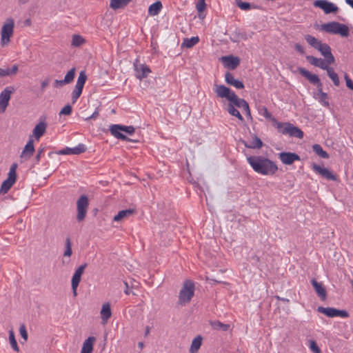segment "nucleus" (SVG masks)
Wrapping results in <instances>:
<instances>
[{
    "label": "nucleus",
    "instance_id": "nucleus-10",
    "mask_svg": "<svg viewBox=\"0 0 353 353\" xmlns=\"http://www.w3.org/2000/svg\"><path fill=\"white\" fill-rule=\"evenodd\" d=\"M317 311L331 318L335 316L347 318L349 316V313L346 310H341L334 307H323L322 306H319L317 308Z\"/></svg>",
    "mask_w": 353,
    "mask_h": 353
},
{
    "label": "nucleus",
    "instance_id": "nucleus-1",
    "mask_svg": "<svg viewBox=\"0 0 353 353\" xmlns=\"http://www.w3.org/2000/svg\"><path fill=\"white\" fill-rule=\"evenodd\" d=\"M247 161L254 172L262 175H272L278 170L276 164L263 156H249Z\"/></svg>",
    "mask_w": 353,
    "mask_h": 353
},
{
    "label": "nucleus",
    "instance_id": "nucleus-20",
    "mask_svg": "<svg viewBox=\"0 0 353 353\" xmlns=\"http://www.w3.org/2000/svg\"><path fill=\"white\" fill-rule=\"evenodd\" d=\"M225 82L237 89H243L244 88V84L242 81L235 79L233 74L229 72H227L225 74Z\"/></svg>",
    "mask_w": 353,
    "mask_h": 353
},
{
    "label": "nucleus",
    "instance_id": "nucleus-7",
    "mask_svg": "<svg viewBox=\"0 0 353 353\" xmlns=\"http://www.w3.org/2000/svg\"><path fill=\"white\" fill-rule=\"evenodd\" d=\"M17 168V163H13L9 170L8 172V176L6 180H5L1 186L0 188V195L4 194L7 193L9 190L11 188V187L13 185V184L17 181V172L16 170Z\"/></svg>",
    "mask_w": 353,
    "mask_h": 353
},
{
    "label": "nucleus",
    "instance_id": "nucleus-52",
    "mask_svg": "<svg viewBox=\"0 0 353 353\" xmlns=\"http://www.w3.org/2000/svg\"><path fill=\"white\" fill-rule=\"evenodd\" d=\"M330 64L326 63L325 67L323 68V70H325L327 71V74L328 77H330L331 75H333L336 72H334V70L333 68L330 67Z\"/></svg>",
    "mask_w": 353,
    "mask_h": 353
},
{
    "label": "nucleus",
    "instance_id": "nucleus-47",
    "mask_svg": "<svg viewBox=\"0 0 353 353\" xmlns=\"http://www.w3.org/2000/svg\"><path fill=\"white\" fill-rule=\"evenodd\" d=\"M72 111V106L69 104L65 105L59 112V114L70 115Z\"/></svg>",
    "mask_w": 353,
    "mask_h": 353
},
{
    "label": "nucleus",
    "instance_id": "nucleus-45",
    "mask_svg": "<svg viewBox=\"0 0 353 353\" xmlns=\"http://www.w3.org/2000/svg\"><path fill=\"white\" fill-rule=\"evenodd\" d=\"M82 91L80 89H77L76 88H74V90L72 91V103H76V101H77V99L80 97L81 93H82Z\"/></svg>",
    "mask_w": 353,
    "mask_h": 353
},
{
    "label": "nucleus",
    "instance_id": "nucleus-18",
    "mask_svg": "<svg viewBox=\"0 0 353 353\" xmlns=\"http://www.w3.org/2000/svg\"><path fill=\"white\" fill-rule=\"evenodd\" d=\"M221 59L225 64V66L231 70H234L236 68L240 63L239 58L232 55L223 57Z\"/></svg>",
    "mask_w": 353,
    "mask_h": 353
},
{
    "label": "nucleus",
    "instance_id": "nucleus-28",
    "mask_svg": "<svg viewBox=\"0 0 353 353\" xmlns=\"http://www.w3.org/2000/svg\"><path fill=\"white\" fill-rule=\"evenodd\" d=\"M203 337L201 335L196 336L192 341L189 352L190 353H197L202 345Z\"/></svg>",
    "mask_w": 353,
    "mask_h": 353
},
{
    "label": "nucleus",
    "instance_id": "nucleus-27",
    "mask_svg": "<svg viewBox=\"0 0 353 353\" xmlns=\"http://www.w3.org/2000/svg\"><path fill=\"white\" fill-rule=\"evenodd\" d=\"M87 266L86 263H84L81 265H80L74 272V274L72 276V283L75 284H79L81 279V275L84 272V270Z\"/></svg>",
    "mask_w": 353,
    "mask_h": 353
},
{
    "label": "nucleus",
    "instance_id": "nucleus-61",
    "mask_svg": "<svg viewBox=\"0 0 353 353\" xmlns=\"http://www.w3.org/2000/svg\"><path fill=\"white\" fill-rule=\"evenodd\" d=\"M238 39L245 40L247 39L246 33L244 32H239L237 33Z\"/></svg>",
    "mask_w": 353,
    "mask_h": 353
},
{
    "label": "nucleus",
    "instance_id": "nucleus-13",
    "mask_svg": "<svg viewBox=\"0 0 353 353\" xmlns=\"http://www.w3.org/2000/svg\"><path fill=\"white\" fill-rule=\"evenodd\" d=\"M134 67L135 76L139 80L146 78L149 73L151 72L150 68L147 65L139 63L137 60L134 63Z\"/></svg>",
    "mask_w": 353,
    "mask_h": 353
},
{
    "label": "nucleus",
    "instance_id": "nucleus-34",
    "mask_svg": "<svg viewBox=\"0 0 353 353\" xmlns=\"http://www.w3.org/2000/svg\"><path fill=\"white\" fill-rule=\"evenodd\" d=\"M132 0H110V6L114 10H117L126 6Z\"/></svg>",
    "mask_w": 353,
    "mask_h": 353
},
{
    "label": "nucleus",
    "instance_id": "nucleus-49",
    "mask_svg": "<svg viewBox=\"0 0 353 353\" xmlns=\"http://www.w3.org/2000/svg\"><path fill=\"white\" fill-rule=\"evenodd\" d=\"M86 80H87V75L85 74V72L84 71H81L79 73V75L78 77L77 82L81 83L83 85H85Z\"/></svg>",
    "mask_w": 353,
    "mask_h": 353
},
{
    "label": "nucleus",
    "instance_id": "nucleus-6",
    "mask_svg": "<svg viewBox=\"0 0 353 353\" xmlns=\"http://www.w3.org/2000/svg\"><path fill=\"white\" fill-rule=\"evenodd\" d=\"M194 295V283L190 280L184 281L179 294V303L185 305L189 303Z\"/></svg>",
    "mask_w": 353,
    "mask_h": 353
},
{
    "label": "nucleus",
    "instance_id": "nucleus-12",
    "mask_svg": "<svg viewBox=\"0 0 353 353\" xmlns=\"http://www.w3.org/2000/svg\"><path fill=\"white\" fill-rule=\"evenodd\" d=\"M314 6L322 9L325 14L336 12L339 10L336 6L327 0H316L314 2Z\"/></svg>",
    "mask_w": 353,
    "mask_h": 353
},
{
    "label": "nucleus",
    "instance_id": "nucleus-32",
    "mask_svg": "<svg viewBox=\"0 0 353 353\" xmlns=\"http://www.w3.org/2000/svg\"><path fill=\"white\" fill-rule=\"evenodd\" d=\"M199 39L198 37H192L191 38H185L181 43L182 47L191 48L198 43Z\"/></svg>",
    "mask_w": 353,
    "mask_h": 353
},
{
    "label": "nucleus",
    "instance_id": "nucleus-25",
    "mask_svg": "<svg viewBox=\"0 0 353 353\" xmlns=\"http://www.w3.org/2000/svg\"><path fill=\"white\" fill-rule=\"evenodd\" d=\"M241 142L245 147L251 149H259L263 146L262 141L256 135L254 136L253 140L250 143L244 140H242Z\"/></svg>",
    "mask_w": 353,
    "mask_h": 353
},
{
    "label": "nucleus",
    "instance_id": "nucleus-48",
    "mask_svg": "<svg viewBox=\"0 0 353 353\" xmlns=\"http://www.w3.org/2000/svg\"><path fill=\"white\" fill-rule=\"evenodd\" d=\"M238 6L243 10H248L251 8V5L248 2H242L241 0L236 1Z\"/></svg>",
    "mask_w": 353,
    "mask_h": 353
},
{
    "label": "nucleus",
    "instance_id": "nucleus-50",
    "mask_svg": "<svg viewBox=\"0 0 353 353\" xmlns=\"http://www.w3.org/2000/svg\"><path fill=\"white\" fill-rule=\"evenodd\" d=\"M344 77H345L347 87L349 89L353 90V81L351 80V79L349 77L348 74H347L346 73L345 74Z\"/></svg>",
    "mask_w": 353,
    "mask_h": 353
},
{
    "label": "nucleus",
    "instance_id": "nucleus-39",
    "mask_svg": "<svg viewBox=\"0 0 353 353\" xmlns=\"http://www.w3.org/2000/svg\"><path fill=\"white\" fill-rule=\"evenodd\" d=\"M9 341L12 349L16 352H19V349L12 330L9 331Z\"/></svg>",
    "mask_w": 353,
    "mask_h": 353
},
{
    "label": "nucleus",
    "instance_id": "nucleus-35",
    "mask_svg": "<svg viewBox=\"0 0 353 353\" xmlns=\"http://www.w3.org/2000/svg\"><path fill=\"white\" fill-rule=\"evenodd\" d=\"M226 110L228 112V113L232 116L236 117L239 120L241 121H243V117L240 114L239 111L236 110L234 105L232 104L230 102H229Z\"/></svg>",
    "mask_w": 353,
    "mask_h": 353
},
{
    "label": "nucleus",
    "instance_id": "nucleus-31",
    "mask_svg": "<svg viewBox=\"0 0 353 353\" xmlns=\"http://www.w3.org/2000/svg\"><path fill=\"white\" fill-rule=\"evenodd\" d=\"M229 102L237 108H242L248 103L245 99L239 98L235 93L230 97Z\"/></svg>",
    "mask_w": 353,
    "mask_h": 353
},
{
    "label": "nucleus",
    "instance_id": "nucleus-51",
    "mask_svg": "<svg viewBox=\"0 0 353 353\" xmlns=\"http://www.w3.org/2000/svg\"><path fill=\"white\" fill-rule=\"evenodd\" d=\"M310 347L314 353H320V349L319 348L316 343L314 341L310 342Z\"/></svg>",
    "mask_w": 353,
    "mask_h": 353
},
{
    "label": "nucleus",
    "instance_id": "nucleus-57",
    "mask_svg": "<svg viewBox=\"0 0 353 353\" xmlns=\"http://www.w3.org/2000/svg\"><path fill=\"white\" fill-rule=\"evenodd\" d=\"M294 48L298 52H299L301 54H304L305 52L304 48L299 43L295 44Z\"/></svg>",
    "mask_w": 353,
    "mask_h": 353
},
{
    "label": "nucleus",
    "instance_id": "nucleus-43",
    "mask_svg": "<svg viewBox=\"0 0 353 353\" xmlns=\"http://www.w3.org/2000/svg\"><path fill=\"white\" fill-rule=\"evenodd\" d=\"M259 113L263 115L265 118L270 119L272 121V117L270 112H269L268 108L265 106H262L259 109Z\"/></svg>",
    "mask_w": 353,
    "mask_h": 353
},
{
    "label": "nucleus",
    "instance_id": "nucleus-58",
    "mask_svg": "<svg viewBox=\"0 0 353 353\" xmlns=\"http://www.w3.org/2000/svg\"><path fill=\"white\" fill-rule=\"evenodd\" d=\"M43 152H44V148H40L38 150L37 154L35 157V161L37 163H38L40 161L41 157L43 154Z\"/></svg>",
    "mask_w": 353,
    "mask_h": 353
},
{
    "label": "nucleus",
    "instance_id": "nucleus-63",
    "mask_svg": "<svg viewBox=\"0 0 353 353\" xmlns=\"http://www.w3.org/2000/svg\"><path fill=\"white\" fill-rule=\"evenodd\" d=\"M8 76L7 69H3L0 68V77Z\"/></svg>",
    "mask_w": 353,
    "mask_h": 353
},
{
    "label": "nucleus",
    "instance_id": "nucleus-62",
    "mask_svg": "<svg viewBox=\"0 0 353 353\" xmlns=\"http://www.w3.org/2000/svg\"><path fill=\"white\" fill-rule=\"evenodd\" d=\"M243 110L246 112L248 116L251 117V113L248 103L243 108Z\"/></svg>",
    "mask_w": 353,
    "mask_h": 353
},
{
    "label": "nucleus",
    "instance_id": "nucleus-3",
    "mask_svg": "<svg viewBox=\"0 0 353 353\" xmlns=\"http://www.w3.org/2000/svg\"><path fill=\"white\" fill-rule=\"evenodd\" d=\"M274 125L276 128L279 132L284 135L302 139L304 136L303 132L293 124L285 122L282 123L277 121L275 118L272 119Z\"/></svg>",
    "mask_w": 353,
    "mask_h": 353
},
{
    "label": "nucleus",
    "instance_id": "nucleus-64",
    "mask_svg": "<svg viewBox=\"0 0 353 353\" xmlns=\"http://www.w3.org/2000/svg\"><path fill=\"white\" fill-rule=\"evenodd\" d=\"M78 286L79 284L72 283V292L74 296L77 295V289Z\"/></svg>",
    "mask_w": 353,
    "mask_h": 353
},
{
    "label": "nucleus",
    "instance_id": "nucleus-17",
    "mask_svg": "<svg viewBox=\"0 0 353 353\" xmlns=\"http://www.w3.org/2000/svg\"><path fill=\"white\" fill-rule=\"evenodd\" d=\"M279 155L280 160L285 165H291L295 161L300 160V157L294 152H281Z\"/></svg>",
    "mask_w": 353,
    "mask_h": 353
},
{
    "label": "nucleus",
    "instance_id": "nucleus-30",
    "mask_svg": "<svg viewBox=\"0 0 353 353\" xmlns=\"http://www.w3.org/2000/svg\"><path fill=\"white\" fill-rule=\"evenodd\" d=\"M163 6L161 2L160 1H157L149 6L148 13L151 16L157 15L160 12Z\"/></svg>",
    "mask_w": 353,
    "mask_h": 353
},
{
    "label": "nucleus",
    "instance_id": "nucleus-5",
    "mask_svg": "<svg viewBox=\"0 0 353 353\" xmlns=\"http://www.w3.org/2000/svg\"><path fill=\"white\" fill-rule=\"evenodd\" d=\"M110 131L111 134L118 139L127 141H135L121 132V131H122L129 135H132L135 131V128L132 125L126 126L120 124H114L110 125Z\"/></svg>",
    "mask_w": 353,
    "mask_h": 353
},
{
    "label": "nucleus",
    "instance_id": "nucleus-54",
    "mask_svg": "<svg viewBox=\"0 0 353 353\" xmlns=\"http://www.w3.org/2000/svg\"><path fill=\"white\" fill-rule=\"evenodd\" d=\"M59 154H73L72 148H65L58 152Z\"/></svg>",
    "mask_w": 353,
    "mask_h": 353
},
{
    "label": "nucleus",
    "instance_id": "nucleus-23",
    "mask_svg": "<svg viewBox=\"0 0 353 353\" xmlns=\"http://www.w3.org/2000/svg\"><path fill=\"white\" fill-rule=\"evenodd\" d=\"M307 61L312 65L319 67L321 69H323L325 67L327 61L325 59H323L321 58H316L312 55L306 56Z\"/></svg>",
    "mask_w": 353,
    "mask_h": 353
},
{
    "label": "nucleus",
    "instance_id": "nucleus-4",
    "mask_svg": "<svg viewBox=\"0 0 353 353\" xmlns=\"http://www.w3.org/2000/svg\"><path fill=\"white\" fill-rule=\"evenodd\" d=\"M321 30L330 34H339L343 37L349 36V28L343 23L331 21L321 25Z\"/></svg>",
    "mask_w": 353,
    "mask_h": 353
},
{
    "label": "nucleus",
    "instance_id": "nucleus-53",
    "mask_svg": "<svg viewBox=\"0 0 353 353\" xmlns=\"http://www.w3.org/2000/svg\"><path fill=\"white\" fill-rule=\"evenodd\" d=\"M329 77L332 80L333 83L336 86H339V85L340 81H339V76H338L337 73H335V74H334L333 75H331Z\"/></svg>",
    "mask_w": 353,
    "mask_h": 353
},
{
    "label": "nucleus",
    "instance_id": "nucleus-55",
    "mask_svg": "<svg viewBox=\"0 0 353 353\" xmlns=\"http://www.w3.org/2000/svg\"><path fill=\"white\" fill-rule=\"evenodd\" d=\"M50 82V77H48L46 78V79H44L41 83V90H44L45 88L48 86L49 83Z\"/></svg>",
    "mask_w": 353,
    "mask_h": 353
},
{
    "label": "nucleus",
    "instance_id": "nucleus-19",
    "mask_svg": "<svg viewBox=\"0 0 353 353\" xmlns=\"http://www.w3.org/2000/svg\"><path fill=\"white\" fill-rule=\"evenodd\" d=\"M311 283L321 299L322 301L325 300L327 297V292L323 285L321 283H319L315 279H313L311 281Z\"/></svg>",
    "mask_w": 353,
    "mask_h": 353
},
{
    "label": "nucleus",
    "instance_id": "nucleus-16",
    "mask_svg": "<svg viewBox=\"0 0 353 353\" xmlns=\"http://www.w3.org/2000/svg\"><path fill=\"white\" fill-rule=\"evenodd\" d=\"M313 170L320 174L322 177L331 181H336V176L333 174L327 168L321 167L316 163L312 165Z\"/></svg>",
    "mask_w": 353,
    "mask_h": 353
},
{
    "label": "nucleus",
    "instance_id": "nucleus-56",
    "mask_svg": "<svg viewBox=\"0 0 353 353\" xmlns=\"http://www.w3.org/2000/svg\"><path fill=\"white\" fill-rule=\"evenodd\" d=\"M7 71L8 76L14 74L18 71V66L17 65H14L11 68H7Z\"/></svg>",
    "mask_w": 353,
    "mask_h": 353
},
{
    "label": "nucleus",
    "instance_id": "nucleus-46",
    "mask_svg": "<svg viewBox=\"0 0 353 353\" xmlns=\"http://www.w3.org/2000/svg\"><path fill=\"white\" fill-rule=\"evenodd\" d=\"M19 333L22 337V339L24 340V342L27 341L28 340V332L26 330V325L24 324H21L19 327Z\"/></svg>",
    "mask_w": 353,
    "mask_h": 353
},
{
    "label": "nucleus",
    "instance_id": "nucleus-38",
    "mask_svg": "<svg viewBox=\"0 0 353 353\" xmlns=\"http://www.w3.org/2000/svg\"><path fill=\"white\" fill-rule=\"evenodd\" d=\"M75 71H76V69L75 68H72V69H70L68 73L65 74L64 79H63V82L65 83V84H68V83H70L71 82L73 81L74 80V78L75 77Z\"/></svg>",
    "mask_w": 353,
    "mask_h": 353
},
{
    "label": "nucleus",
    "instance_id": "nucleus-60",
    "mask_svg": "<svg viewBox=\"0 0 353 353\" xmlns=\"http://www.w3.org/2000/svg\"><path fill=\"white\" fill-rule=\"evenodd\" d=\"M98 116H99V111L95 110L91 116L86 118V120L95 119L97 118Z\"/></svg>",
    "mask_w": 353,
    "mask_h": 353
},
{
    "label": "nucleus",
    "instance_id": "nucleus-26",
    "mask_svg": "<svg viewBox=\"0 0 353 353\" xmlns=\"http://www.w3.org/2000/svg\"><path fill=\"white\" fill-rule=\"evenodd\" d=\"M134 212V210L132 209H127L119 211L117 215H115L113 218L114 221L119 222L123 219L128 218L130 216L132 215Z\"/></svg>",
    "mask_w": 353,
    "mask_h": 353
},
{
    "label": "nucleus",
    "instance_id": "nucleus-44",
    "mask_svg": "<svg viewBox=\"0 0 353 353\" xmlns=\"http://www.w3.org/2000/svg\"><path fill=\"white\" fill-rule=\"evenodd\" d=\"M86 151V147L83 143H79L77 146L72 148L73 154H80Z\"/></svg>",
    "mask_w": 353,
    "mask_h": 353
},
{
    "label": "nucleus",
    "instance_id": "nucleus-24",
    "mask_svg": "<svg viewBox=\"0 0 353 353\" xmlns=\"http://www.w3.org/2000/svg\"><path fill=\"white\" fill-rule=\"evenodd\" d=\"M96 338L94 336H89L83 343L81 353H92L93 351V345Z\"/></svg>",
    "mask_w": 353,
    "mask_h": 353
},
{
    "label": "nucleus",
    "instance_id": "nucleus-37",
    "mask_svg": "<svg viewBox=\"0 0 353 353\" xmlns=\"http://www.w3.org/2000/svg\"><path fill=\"white\" fill-rule=\"evenodd\" d=\"M312 150L320 157H321L323 159H328L329 158V154H327V152L323 150V149L321 146V145L317 144V143L316 144H314L312 145Z\"/></svg>",
    "mask_w": 353,
    "mask_h": 353
},
{
    "label": "nucleus",
    "instance_id": "nucleus-29",
    "mask_svg": "<svg viewBox=\"0 0 353 353\" xmlns=\"http://www.w3.org/2000/svg\"><path fill=\"white\" fill-rule=\"evenodd\" d=\"M111 315L110 305L108 303L103 304L101 310V317L104 323L111 317Z\"/></svg>",
    "mask_w": 353,
    "mask_h": 353
},
{
    "label": "nucleus",
    "instance_id": "nucleus-59",
    "mask_svg": "<svg viewBox=\"0 0 353 353\" xmlns=\"http://www.w3.org/2000/svg\"><path fill=\"white\" fill-rule=\"evenodd\" d=\"M64 85H65V83L63 82V80H55L54 82V87H62Z\"/></svg>",
    "mask_w": 353,
    "mask_h": 353
},
{
    "label": "nucleus",
    "instance_id": "nucleus-8",
    "mask_svg": "<svg viewBox=\"0 0 353 353\" xmlns=\"http://www.w3.org/2000/svg\"><path fill=\"white\" fill-rule=\"evenodd\" d=\"M14 26V21L12 18L8 19L6 22L3 24L1 32V43L2 46L10 42V38L13 34Z\"/></svg>",
    "mask_w": 353,
    "mask_h": 353
},
{
    "label": "nucleus",
    "instance_id": "nucleus-21",
    "mask_svg": "<svg viewBox=\"0 0 353 353\" xmlns=\"http://www.w3.org/2000/svg\"><path fill=\"white\" fill-rule=\"evenodd\" d=\"M47 124L44 121H41L35 125L33 129V135L37 140H39L46 132Z\"/></svg>",
    "mask_w": 353,
    "mask_h": 353
},
{
    "label": "nucleus",
    "instance_id": "nucleus-15",
    "mask_svg": "<svg viewBox=\"0 0 353 353\" xmlns=\"http://www.w3.org/2000/svg\"><path fill=\"white\" fill-rule=\"evenodd\" d=\"M12 90L13 89L7 87L0 93V108L2 112H5L8 105Z\"/></svg>",
    "mask_w": 353,
    "mask_h": 353
},
{
    "label": "nucleus",
    "instance_id": "nucleus-40",
    "mask_svg": "<svg viewBox=\"0 0 353 353\" xmlns=\"http://www.w3.org/2000/svg\"><path fill=\"white\" fill-rule=\"evenodd\" d=\"M85 43V39L79 34H74L72 39V46L79 47Z\"/></svg>",
    "mask_w": 353,
    "mask_h": 353
},
{
    "label": "nucleus",
    "instance_id": "nucleus-11",
    "mask_svg": "<svg viewBox=\"0 0 353 353\" xmlns=\"http://www.w3.org/2000/svg\"><path fill=\"white\" fill-rule=\"evenodd\" d=\"M213 90L218 98H225L228 101L230 100V97L232 94L235 93L230 88L224 85L214 84Z\"/></svg>",
    "mask_w": 353,
    "mask_h": 353
},
{
    "label": "nucleus",
    "instance_id": "nucleus-36",
    "mask_svg": "<svg viewBox=\"0 0 353 353\" xmlns=\"http://www.w3.org/2000/svg\"><path fill=\"white\" fill-rule=\"evenodd\" d=\"M319 101L325 107H329L328 96L327 93L323 92V87L317 88Z\"/></svg>",
    "mask_w": 353,
    "mask_h": 353
},
{
    "label": "nucleus",
    "instance_id": "nucleus-42",
    "mask_svg": "<svg viewBox=\"0 0 353 353\" xmlns=\"http://www.w3.org/2000/svg\"><path fill=\"white\" fill-rule=\"evenodd\" d=\"M72 254V244L70 238H67L65 242V252L63 253L64 256H70Z\"/></svg>",
    "mask_w": 353,
    "mask_h": 353
},
{
    "label": "nucleus",
    "instance_id": "nucleus-22",
    "mask_svg": "<svg viewBox=\"0 0 353 353\" xmlns=\"http://www.w3.org/2000/svg\"><path fill=\"white\" fill-rule=\"evenodd\" d=\"M34 152V141L32 139H30L21 153V157H25L26 159H30Z\"/></svg>",
    "mask_w": 353,
    "mask_h": 353
},
{
    "label": "nucleus",
    "instance_id": "nucleus-2",
    "mask_svg": "<svg viewBox=\"0 0 353 353\" xmlns=\"http://www.w3.org/2000/svg\"><path fill=\"white\" fill-rule=\"evenodd\" d=\"M305 39L307 43L314 49L319 50L321 55L324 57L328 64H332L335 61V58L332 53L330 46L325 43H322L321 41L310 34H306Z\"/></svg>",
    "mask_w": 353,
    "mask_h": 353
},
{
    "label": "nucleus",
    "instance_id": "nucleus-14",
    "mask_svg": "<svg viewBox=\"0 0 353 353\" xmlns=\"http://www.w3.org/2000/svg\"><path fill=\"white\" fill-rule=\"evenodd\" d=\"M298 70L303 77H304L306 79H307L310 81V83L316 85L317 88L323 87V84L316 74H312L311 72H310L308 70L303 68H299Z\"/></svg>",
    "mask_w": 353,
    "mask_h": 353
},
{
    "label": "nucleus",
    "instance_id": "nucleus-33",
    "mask_svg": "<svg viewBox=\"0 0 353 353\" xmlns=\"http://www.w3.org/2000/svg\"><path fill=\"white\" fill-rule=\"evenodd\" d=\"M210 323L212 327L216 330L228 331L230 327L229 324L223 323L219 321H210Z\"/></svg>",
    "mask_w": 353,
    "mask_h": 353
},
{
    "label": "nucleus",
    "instance_id": "nucleus-9",
    "mask_svg": "<svg viewBox=\"0 0 353 353\" xmlns=\"http://www.w3.org/2000/svg\"><path fill=\"white\" fill-rule=\"evenodd\" d=\"M89 205L88 197L86 195H81L77 201V219L81 222L84 220Z\"/></svg>",
    "mask_w": 353,
    "mask_h": 353
},
{
    "label": "nucleus",
    "instance_id": "nucleus-41",
    "mask_svg": "<svg viewBox=\"0 0 353 353\" xmlns=\"http://www.w3.org/2000/svg\"><path fill=\"white\" fill-rule=\"evenodd\" d=\"M206 6L205 0H198V2L196 4V8L199 13V17L200 18H203L202 12L205 10Z\"/></svg>",
    "mask_w": 353,
    "mask_h": 353
}]
</instances>
